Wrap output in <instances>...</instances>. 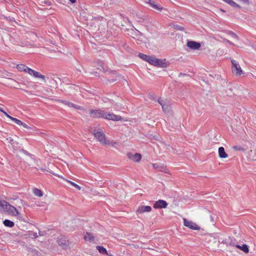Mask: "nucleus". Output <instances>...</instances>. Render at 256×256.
Wrapping results in <instances>:
<instances>
[{"label": "nucleus", "instance_id": "obj_1", "mask_svg": "<svg viewBox=\"0 0 256 256\" xmlns=\"http://www.w3.org/2000/svg\"><path fill=\"white\" fill-rule=\"evenodd\" d=\"M150 64L156 66L166 68L168 64L166 61V60H160L154 56H152Z\"/></svg>", "mask_w": 256, "mask_h": 256}, {"label": "nucleus", "instance_id": "obj_2", "mask_svg": "<svg viewBox=\"0 0 256 256\" xmlns=\"http://www.w3.org/2000/svg\"><path fill=\"white\" fill-rule=\"evenodd\" d=\"M90 116L94 118H104L105 111L102 109L90 110L89 111Z\"/></svg>", "mask_w": 256, "mask_h": 256}, {"label": "nucleus", "instance_id": "obj_3", "mask_svg": "<svg viewBox=\"0 0 256 256\" xmlns=\"http://www.w3.org/2000/svg\"><path fill=\"white\" fill-rule=\"evenodd\" d=\"M231 62L232 64V71L233 74L236 76H240L242 71L239 64L234 60H232Z\"/></svg>", "mask_w": 256, "mask_h": 256}, {"label": "nucleus", "instance_id": "obj_4", "mask_svg": "<svg viewBox=\"0 0 256 256\" xmlns=\"http://www.w3.org/2000/svg\"><path fill=\"white\" fill-rule=\"evenodd\" d=\"M93 134L100 142H102L104 141L106 138L105 134L102 130L100 128L95 129L94 130Z\"/></svg>", "mask_w": 256, "mask_h": 256}, {"label": "nucleus", "instance_id": "obj_5", "mask_svg": "<svg viewBox=\"0 0 256 256\" xmlns=\"http://www.w3.org/2000/svg\"><path fill=\"white\" fill-rule=\"evenodd\" d=\"M4 207V210H6L9 214H10L12 216H16L19 214L16 208L14 206L9 204L8 202H6V206Z\"/></svg>", "mask_w": 256, "mask_h": 256}, {"label": "nucleus", "instance_id": "obj_6", "mask_svg": "<svg viewBox=\"0 0 256 256\" xmlns=\"http://www.w3.org/2000/svg\"><path fill=\"white\" fill-rule=\"evenodd\" d=\"M104 118L114 121H118L121 120L122 117L119 115H116L113 113H108L105 112V114L104 116Z\"/></svg>", "mask_w": 256, "mask_h": 256}, {"label": "nucleus", "instance_id": "obj_7", "mask_svg": "<svg viewBox=\"0 0 256 256\" xmlns=\"http://www.w3.org/2000/svg\"><path fill=\"white\" fill-rule=\"evenodd\" d=\"M184 224L185 226L194 230H199L200 228L196 223L188 220L186 218H184Z\"/></svg>", "mask_w": 256, "mask_h": 256}, {"label": "nucleus", "instance_id": "obj_8", "mask_svg": "<svg viewBox=\"0 0 256 256\" xmlns=\"http://www.w3.org/2000/svg\"><path fill=\"white\" fill-rule=\"evenodd\" d=\"M158 102L162 106V110L164 112H168L170 111V106L168 102L162 99L161 98H159L158 100Z\"/></svg>", "mask_w": 256, "mask_h": 256}, {"label": "nucleus", "instance_id": "obj_9", "mask_svg": "<svg viewBox=\"0 0 256 256\" xmlns=\"http://www.w3.org/2000/svg\"><path fill=\"white\" fill-rule=\"evenodd\" d=\"M168 204L166 201L162 200H158L154 204V208L155 209L165 208L168 206Z\"/></svg>", "mask_w": 256, "mask_h": 256}, {"label": "nucleus", "instance_id": "obj_10", "mask_svg": "<svg viewBox=\"0 0 256 256\" xmlns=\"http://www.w3.org/2000/svg\"><path fill=\"white\" fill-rule=\"evenodd\" d=\"M127 156L129 159L136 162H140L142 158L141 154L138 153L132 154L129 152Z\"/></svg>", "mask_w": 256, "mask_h": 256}, {"label": "nucleus", "instance_id": "obj_11", "mask_svg": "<svg viewBox=\"0 0 256 256\" xmlns=\"http://www.w3.org/2000/svg\"><path fill=\"white\" fill-rule=\"evenodd\" d=\"M187 46L190 48L192 50H198L200 48V44L194 41H188L187 42Z\"/></svg>", "mask_w": 256, "mask_h": 256}, {"label": "nucleus", "instance_id": "obj_12", "mask_svg": "<svg viewBox=\"0 0 256 256\" xmlns=\"http://www.w3.org/2000/svg\"><path fill=\"white\" fill-rule=\"evenodd\" d=\"M145 2L148 4L152 8L160 12L162 11L163 8L162 6L156 4L155 1L153 0H145Z\"/></svg>", "mask_w": 256, "mask_h": 256}, {"label": "nucleus", "instance_id": "obj_13", "mask_svg": "<svg viewBox=\"0 0 256 256\" xmlns=\"http://www.w3.org/2000/svg\"><path fill=\"white\" fill-rule=\"evenodd\" d=\"M58 242L59 246L64 249L66 248L68 246V241L66 238L61 237L58 238Z\"/></svg>", "mask_w": 256, "mask_h": 256}, {"label": "nucleus", "instance_id": "obj_14", "mask_svg": "<svg viewBox=\"0 0 256 256\" xmlns=\"http://www.w3.org/2000/svg\"><path fill=\"white\" fill-rule=\"evenodd\" d=\"M58 102L63 104H65L66 106H68L70 108H74L77 110H80L81 106H80L76 105L66 100H58Z\"/></svg>", "mask_w": 256, "mask_h": 256}, {"label": "nucleus", "instance_id": "obj_15", "mask_svg": "<svg viewBox=\"0 0 256 256\" xmlns=\"http://www.w3.org/2000/svg\"><path fill=\"white\" fill-rule=\"evenodd\" d=\"M152 166L154 168L156 169L158 171L164 172L166 173L167 172L168 169L166 168V166L164 164H153Z\"/></svg>", "mask_w": 256, "mask_h": 256}, {"label": "nucleus", "instance_id": "obj_16", "mask_svg": "<svg viewBox=\"0 0 256 256\" xmlns=\"http://www.w3.org/2000/svg\"><path fill=\"white\" fill-rule=\"evenodd\" d=\"M152 210V208L148 206H140L138 210V212L140 214L146 212H150Z\"/></svg>", "mask_w": 256, "mask_h": 256}, {"label": "nucleus", "instance_id": "obj_17", "mask_svg": "<svg viewBox=\"0 0 256 256\" xmlns=\"http://www.w3.org/2000/svg\"><path fill=\"white\" fill-rule=\"evenodd\" d=\"M33 72L32 73L30 76H32L35 78H39L42 79L44 82H46V78L44 76L40 74V72H36L35 70H33Z\"/></svg>", "mask_w": 256, "mask_h": 256}, {"label": "nucleus", "instance_id": "obj_18", "mask_svg": "<svg viewBox=\"0 0 256 256\" xmlns=\"http://www.w3.org/2000/svg\"><path fill=\"white\" fill-rule=\"evenodd\" d=\"M218 155L219 156L222 158H224L228 157V154L225 152L224 148L222 146L218 148Z\"/></svg>", "mask_w": 256, "mask_h": 256}, {"label": "nucleus", "instance_id": "obj_19", "mask_svg": "<svg viewBox=\"0 0 256 256\" xmlns=\"http://www.w3.org/2000/svg\"><path fill=\"white\" fill-rule=\"evenodd\" d=\"M138 56L142 60H145L146 62H148L150 64V62L152 58V56L146 55L145 54L140 53L138 54Z\"/></svg>", "mask_w": 256, "mask_h": 256}, {"label": "nucleus", "instance_id": "obj_20", "mask_svg": "<svg viewBox=\"0 0 256 256\" xmlns=\"http://www.w3.org/2000/svg\"><path fill=\"white\" fill-rule=\"evenodd\" d=\"M84 239L85 240H88L91 242L94 240V236L92 235V234L86 232V234L84 236Z\"/></svg>", "mask_w": 256, "mask_h": 256}, {"label": "nucleus", "instance_id": "obj_21", "mask_svg": "<svg viewBox=\"0 0 256 256\" xmlns=\"http://www.w3.org/2000/svg\"><path fill=\"white\" fill-rule=\"evenodd\" d=\"M236 246V248H240V250H242L245 253L248 252L249 250L248 246L246 244H243L242 246L237 244Z\"/></svg>", "mask_w": 256, "mask_h": 256}, {"label": "nucleus", "instance_id": "obj_22", "mask_svg": "<svg viewBox=\"0 0 256 256\" xmlns=\"http://www.w3.org/2000/svg\"><path fill=\"white\" fill-rule=\"evenodd\" d=\"M100 253L104 254H108L107 250L102 246H98L96 247Z\"/></svg>", "mask_w": 256, "mask_h": 256}, {"label": "nucleus", "instance_id": "obj_23", "mask_svg": "<svg viewBox=\"0 0 256 256\" xmlns=\"http://www.w3.org/2000/svg\"><path fill=\"white\" fill-rule=\"evenodd\" d=\"M3 224L9 228H12L14 225V224L12 221L7 219L4 220Z\"/></svg>", "mask_w": 256, "mask_h": 256}, {"label": "nucleus", "instance_id": "obj_24", "mask_svg": "<svg viewBox=\"0 0 256 256\" xmlns=\"http://www.w3.org/2000/svg\"><path fill=\"white\" fill-rule=\"evenodd\" d=\"M32 192L34 195L37 196L41 197L43 195L42 192L38 188H34L32 190Z\"/></svg>", "mask_w": 256, "mask_h": 256}, {"label": "nucleus", "instance_id": "obj_25", "mask_svg": "<svg viewBox=\"0 0 256 256\" xmlns=\"http://www.w3.org/2000/svg\"><path fill=\"white\" fill-rule=\"evenodd\" d=\"M26 66L23 64H18L16 66V68L20 72H26Z\"/></svg>", "mask_w": 256, "mask_h": 256}, {"label": "nucleus", "instance_id": "obj_26", "mask_svg": "<svg viewBox=\"0 0 256 256\" xmlns=\"http://www.w3.org/2000/svg\"><path fill=\"white\" fill-rule=\"evenodd\" d=\"M6 202L5 200H0V210H4V206H6Z\"/></svg>", "mask_w": 256, "mask_h": 256}, {"label": "nucleus", "instance_id": "obj_27", "mask_svg": "<svg viewBox=\"0 0 256 256\" xmlns=\"http://www.w3.org/2000/svg\"><path fill=\"white\" fill-rule=\"evenodd\" d=\"M68 182H70L72 186H74V187H75L76 188H77L78 190H80V188H81V187L78 186V184H76L72 182H71V181H68Z\"/></svg>", "mask_w": 256, "mask_h": 256}, {"label": "nucleus", "instance_id": "obj_28", "mask_svg": "<svg viewBox=\"0 0 256 256\" xmlns=\"http://www.w3.org/2000/svg\"><path fill=\"white\" fill-rule=\"evenodd\" d=\"M233 149L236 150H244V149L240 146H234Z\"/></svg>", "mask_w": 256, "mask_h": 256}, {"label": "nucleus", "instance_id": "obj_29", "mask_svg": "<svg viewBox=\"0 0 256 256\" xmlns=\"http://www.w3.org/2000/svg\"><path fill=\"white\" fill-rule=\"evenodd\" d=\"M228 245L232 246H234L235 245L234 242H232V238L230 237L228 238Z\"/></svg>", "mask_w": 256, "mask_h": 256}, {"label": "nucleus", "instance_id": "obj_30", "mask_svg": "<svg viewBox=\"0 0 256 256\" xmlns=\"http://www.w3.org/2000/svg\"><path fill=\"white\" fill-rule=\"evenodd\" d=\"M31 238L36 239L38 238V236L36 232H32L30 236Z\"/></svg>", "mask_w": 256, "mask_h": 256}, {"label": "nucleus", "instance_id": "obj_31", "mask_svg": "<svg viewBox=\"0 0 256 256\" xmlns=\"http://www.w3.org/2000/svg\"><path fill=\"white\" fill-rule=\"evenodd\" d=\"M33 70L31 69L30 68H29L28 67L26 66V72L28 74H31L32 72H33Z\"/></svg>", "mask_w": 256, "mask_h": 256}, {"label": "nucleus", "instance_id": "obj_32", "mask_svg": "<svg viewBox=\"0 0 256 256\" xmlns=\"http://www.w3.org/2000/svg\"><path fill=\"white\" fill-rule=\"evenodd\" d=\"M14 122L18 125L22 124V122L21 120H18L16 118H15V120H14Z\"/></svg>", "mask_w": 256, "mask_h": 256}, {"label": "nucleus", "instance_id": "obj_33", "mask_svg": "<svg viewBox=\"0 0 256 256\" xmlns=\"http://www.w3.org/2000/svg\"><path fill=\"white\" fill-rule=\"evenodd\" d=\"M175 28H176V30H184V28L180 26H175Z\"/></svg>", "mask_w": 256, "mask_h": 256}, {"label": "nucleus", "instance_id": "obj_34", "mask_svg": "<svg viewBox=\"0 0 256 256\" xmlns=\"http://www.w3.org/2000/svg\"><path fill=\"white\" fill-rule=\"evenodd\" d=\"M230 35L234 38H236V39H238V36L234 32H230Z\"/></svg>", "mask_w": 256, "mask_h": 256}, {"label": "nucleus", "instance_id": "obj_35", "mask_svg": "<svg viewBox=\"0 0 256 256\" xmlns=\"http://www.w3.org/2000/svg\"><path fill=\"white\" fill-rule=\"evenodd\" d=\"M20 125L22 126L24 128H28V129L32 128L28 126L26 124L22 122V124H20Z\"/></svg>", "mask_w": 256, "mask_h": 256}, {"label": "nucleus", "instance_id": "obj_36", "mask_svg": "<svg viewBox=\"0 0 256 256\" xmlns=\"http://www.w3.org/2000/svg\"><path fill=\"white\" fill-rule=\"evenodd\" d=\"M6 20H8L10 22H14L15 21L14 18L12 17L9 16V17H6Z\"/></svg>", "mask_w": 256, "mask_h": 256}, {"label": "nucleus", "instance_id": "obj_37", "mask_svg": "<svg viewBox=\"0 0 256 256\" xmlns=\"http://www.w3.org/2000/svg\"><path fill=\"white\" fill-rule=\"evenodd\" d=\"M102 143L104 144H105L109 145L111 144V142L109 141H106V139L104 140V142H102Z\"/></svg>", "mask_w": 256, "mask_h": 256}, {"label": "nucleus", "instance_id": "obj_38", "mask_svg": "<svg viewBox=\"0 0 256 256\" xmlns=\"http://www.w3.org/2000/svg\"><path fill=\"white\" fill-rule=\"evenodd\" d=\"M228 239H226L225 240H223L222 242V243L224 244H226V245H228Z\"/></svg>", "mask_w": 256, "mask_h": 256}, {"label": "nucleus", "instance_id": "obj_39", "mask_svg": "<svg viewBox=\"0 0 256 256\" xmlns=\"http://www.w3.org/2000/svg\"><path fill=\"white\" fill-rule=\"evenodd\" d=\"M24 154H26V155H28V156H30L31 154L28 153L26 150H22Z\"/></svg>", "mask_w": 256, "mask_h": 256}, {"label": "nucleus", "instance_id": "obj_40", "mask_svg": "<svg viewBox=\"0 0 256 256\" xmlns=\"http://www.w3.org/2000/svg\"><path fill=\"white\" fill-rule=\"evenodd\" d=\"M44 235V234L42 232L39 230L38 231V236H43Z\"/></svg>", "mask_w": 256, "mask_h": 256}, {"label": "nucleus", "instance_id": "obj_41", "mask_svg": "<svg viewBox=\"0 0 256 256\" xmlns=\"http://www.w3.org/2000/svg\"><path fill=\"white\" fill-rule=\"evenodd\" d=\"M8 118H9L10 119V120H11L13 122H14V120H15V118H13V117H12V116H8Z\"/></svg>", "mask_w": 256, "mask_h": 256}, {"label": "nucleus", "instance_id": "obj_42", "mask_svg": "<svg viewBox=\"0 0 256 256\" xmlns=\"http://www.w3.org/2000/svg\"><path fill=\"white\" fill-rule=\"evenodd\" d=\"M3 113L8 118V116H10V115H8L6 112H4Z\"/></svg>", "mask_w": 256, "mask_h": 256}, {"label": "nucleus", "instance_id": "obj_43", "mask_svg": "<svg viewBox=\"0 0 256 256\" xmlns=\"http://www.w3.org/2000/svg\"><path fill=\"white\" fill-rule=\"evenodd\" d=\"M72 4H74L76 2V0H69Z\"/></svg>", "mask_w": 256, "mask_h": 256}, {"label": "nucleus", "instance_id": "obj_44", "mask_svg": "<svg viewBox=\"0 0 256 256\" xmlns=\"http://www.w3.org/2000/svg\"><path fill=\"white\" fill-rule=\"evenodd\" d=\"M150 98L152 100H154L155 99V97L152 96H150Z\"/></svg>", "mask_w": 256, "mask_h": 256}, {"label": "nucleus", "instance_id": "obj_45", "mask_svg": "<svg viewBox=\"0 0 256 256\" xmlns=\"http://www.w3.org/2000/svg\"><path fill=\"white\" fill-rule=\"evenodd\" d=\"M0 112H4V110H2V108L1 107H0Z\"/></svg>", "mask_w": 256, "mask_h": 256}, {"label": "nucleus", "instance_id": "obj_46", "mask_svg": "<svg viewBox=\"0 0 256 256\" xmlns=\"http://www.w3.org/2000/svg\"><path fill=\"white\" fill-rule=\"evenodd\" d=\"M210 218H211L212 221H214L213 218L212 216H210Z\"/></svg>", "mask_w": 256, "mask_h": 256}, {"label": "nucleus", "instance_id": "obj_47", "mask_svg": "<svg viewBox=\"0 0 256 256\" xmlns=\"http://www.w3.org/2000/svg\"><path fill=\"white\" fill-rule=\"evenodd\" d=\"M116 142H113L112 144V146H114V144H116Z\"/></svg>", "mask_w": 256, "mask_h": 256}, {"label": "nucleus", "instance_id": "obj_48", "mask_svg": "<svg viewBox=\"0 0 256 256\" xmlns=\"http://www.w3.org/2000/svg\"><path fill=\"white\" fill-rule=\"evenodd\" d=\"M227 42L230 44H232L229 40H227Z\"/></svg>", "mask_w": 256, "mask_h": 256}]
</instances>
